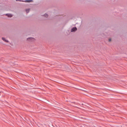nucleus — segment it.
Masks as SVG:
<instances>
[{
    "label": "nucleus",
    "mask_w": 127,
    "mask_h": 127,
    "mask_svg": "<svg viewBox=\"0 0 127 127\" xmlns=\"http://www.w3.org/2000/svg\"><path fill=\"white\" fill-rule=\"evenodd\" d=\"M35 40V39L34 38L32 37H29L27 38L28 40L30 41H34Z\"/></svg>",
    "instance_id": "1"
},
{
    "label": "nucleus",
    "mask_w": 127,
    "mask_h": 127,
    "mask_svg": "<svg viewBox=\"0 0 127 127\" xmlns=\"http://www.w3.org/2000/svg\"><path fill=\"white\" fill-rule=\"evenodd\" d=\"M77 29L76 27H74L71 30V32H74L76 31Z\"/></svg>",
    "instance_id": "2"
},
{
    "label": "nucleus",
    "mask_w": 127,
    "mask_h": 127,
    "mask_svg": "<svg viewBox=\"0 0 127 127\" xmlns=\"http://www.w3.org/2000/svg\"><path fill=\"white\" fill-rule=\"evenodd\" d=\"M6 15L8 16L9 17H11L13 16L11 14H6Z\"/></svg>",
    "instance_id": "3"
},
{
    "label": "nucleus",
    "mask_w": 127,
    "mask_h": 127,
    "mask_svg": "<svg viewBox=\"0 0 127 127\" xmlns=\"http://www.w3.org/2000/svg\"><path fill=\"white\" fill-rule=\"evenodd\" d=\"M32 0H26L25 1V2H30L31 1H32Z\"/></svg>",
    "instance_id": "4"
},
{
    "label": "nucleus",
    "mask_w": 127,
    "mask_h": 127,
    "mask_svg": "<svg viewBox=\"0 0 127 127\" xmlns=\"http://www.w3.org/2000/svg\"><path fill=\"white\" fill-rule=\"evenodd\" d=\"M44 16L45 17H48V15L47 14H45L44 15Z\"/></svg>",
    "instance_id": "5"
},
{
    "label": "nucleus",
    "mask_w": 127,
    "mask_h": 127,
    "mask_svg": "<svg viewBox=\"0 0 127 127\" xmlns=\"http://www.w3.org/2000/svg\"><path fill=\"white\" fill-rule=\"evenodd\" d=\"M29 9H27L26 11L27 13H28L29 12Z\"/></svg>",
    "instance_id": "6"
},
{
    "label": "nucleus",
    "mask_w": 127,
    "mask_h": 127,
    "mask_svg": "<svg viewBox=\"0 0 127 127\" xmlns=\"http://www.w3.org/2000/svg\"><path fill=\"white\" fill-rule=\"evenodd\" d=\"M2 39L5 42V40H6L5 38L4 37H2Z\"/></svg>",
    "instance_id": "7"
},
{
    "label": "nucleus",
    "mask_w": 127,
    "mask_h": 127,
    "mask_svg": "<svg viewBox=\"0 0 127 127\" xmlns=\"http://www.w3.org/2000/svg\"><path fill=\"white\" fill-rule=\"evenodd\" d=\"M5 42H7V43L8 42H9L8 40H5Z\"/></svg>",
    "instance_id": "8"
},
{
    "label": "nucleus",
    "mask_w": 127,
    "mask_h": 127,
    "mask_svg": "<svg viewBox=\"0 0 127 127\" xmlns=\"http://www.w3.org/2000/svg\"><path fill=\"white\" fill-rule=\"evenodd\" d=\"M111 41V39H109V42H110Z\"/></svg>",
    "instance_id": "9"
},
{
    "label": "nucleus",
    "mask_w": 127,
    "mask_h": 127,
    "mask_svg": "<svg viewBox=\"0 0 127 127\" xmlns=\"http://www.w3.org/2000/svg\"><path fill=\"white\" fill-rule=\"evenodd\" d=\"M20 1H21V0H19Z\"/></svg>",
    "instance_id": "10"
},
{
    "label": "nucleus",
    "mask_w": 127,
    "mask_h": 127,
    "mask_svg": "<svg viewBox=\"0 0 127 127\" xmlns=\"http://www.w3.org/2000/svg\"><path fill=\"white\" fill-rule=\"evenodd\" d=\"M16 1H18V0H16Z\"/></svg>",
    "instance_id": "11"
}]
</instances>
